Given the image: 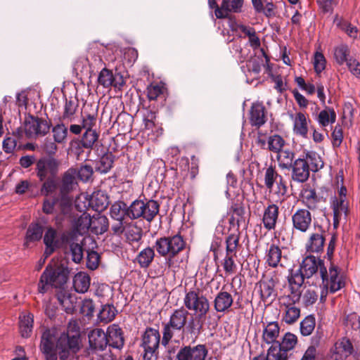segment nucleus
Wrapping results in <instances>:
<instances>
[{
	"instance_id": "obj_1",
	"label": "nucleus",
	"mask_w": 360,
	"mask_h": 360,
	"mask_svg": "<svg viewBox=\"0 0 360 360\" xmlns=\"http://www.w3.org/2000/svg\"><path fill=\"white\" fill-rule=\"evenodd\" d=\"M318 271H319L323 288L321 294V300L323 301L328 291L335 292L344 287L345 282L340 276V268L337 265L330 262L328 270L321 259L312 255L306 257L299 269V271L307 278L312 277Z\"/></svg>"
},
{
	"instance_id": "obj_2",
	"label": "nucleus",
	"mask_w": 360,
	"mask_h": 360,
	"mask_svg": "<svg viewBox=\"0 0 360 360\" xmlns=\"http://www.w3.org/2000/svg\"><path fill=\"white\" fill-rule=\"evenodd\" d=\"M57 337L55 329H46L41 335L40 349L46 360H57L56 349L61 347L60 359L66 360L70 353H76L79 349V337L75 335H61L56 343Z\"/></svg>"
},
{
	"instance_id": "obj_3",
	"label": "nucleus",
	"mask_w": 360,
	"mask_h": 360,
	"mask_svg": "<svg viewBox=\"0 0 360 360\" xmlns=\"http://www.w3.org/2000/svg\"><path fill=\"white\" fill-rule=\"evenodd\" d=\"M185 247L186 242L179 234L158 238L154 245L158 255L166 258L167 267L174 273L183 268V259L177 255Z\"/></svg>"
},
{
	"instance_id": "obj_4",
	"label": "nucleus",
	"mask_w": 360,
	"mask_h": 360,
	"mask_svg": "<svg viewBox=\"0 0 360 360\" xmlns=\"http://www.w3.org/2000/svg\"><path fill=\"white\" fill-rule=\"evenodd\" d=\"M60 168V160L53 157H42L36 162V175L43 182L41 194L48 195L56 191Z\"/></svg>"
},
{
	"instance_id": "obj_5",
	"label": "nucleus",
	"mask_w": 360,
	"mask_h": 360,
	"mask_svg": "<svg viewBox=\"0 0 360 360\" xmlns=\"http://www.w3.org/2000/svg\"><path fill=\"white\" fill-rule=\"evenodd\" d=\"M69 269L64 264H57L54 267L47 266L40 277L38 290L40 293L47 291L49 286L63 287L68 281Z\"/></svg>"
},
{
	"instance_id": "obj_6",
	"label": "nucleus",
	"mask_w": 360,
	"mask_h": 360,
	"mask_svg": "<svg viewBox=\"0 0 360 360\" xmlns=\"http://www.w3.org/2000/svg\"><path fill=\"white\" fill-rule=\"evenodd\" d=\"M188 311L184 307L174 309L169 321L163 326L162 345L166 347L174 338L175 332L184 331L187 323Z\"/></svg>"
},
{
	"instance_id": "obj_7",
	"label": "nucleus",
	"mask_w": 360,
	"mask_h": 360,
	"mask_svg": "<svg viewBox=\"0 0 360 360\" xmlns=\"http://www.w3.org/2000/svg\"><path fill=\"white\" fill-rule=\"evenodd\" d=\"M184 304L188 311H194L199 321L205 319L210 308L207 298L198 290H190L186 292L184 298Z\"/></svg>"
},
{
	"instance_id": "obj_8",
	"label": "nucleus",
	"mask_w": 360,
	"mask_h": 360,
	"mask_svg": "<svg viewBox=\"0 0 360 360\" xmlns=\"http://www.w3.org/2000/svg\"><path fill=\"white\" fill-rule=\"evenodd\" d=\"M160 334L156 329L146 328L142 335L141 346L143 349V360H158Z\"/></svg>"
},
{
	"instance_id": "obj_9",
	"label": "nucleus",
	"mask_w": 360,
	"mask_h": 360,
	"mask_svg": "<svg viewBox=\"0 0 360 360\" xmlns=\"http://www.w3.org/2000/svg\"><path fill=\"white\" fill-rule=\"evenodd\" d=\"M346 196L347 189L342 186L338 191V195H335L330 199V205L333 214V226L335 229L339 227L340 221L347 216L348 202Z\"/></svg>"
},
{
	"instance_id": "obj_10",
	"label": "nucleus",
	"mask_w": 360,
	"mask_h": 360,
	"mask_svg": "<svg viewBox=\"0 0 360 360\" xmlns=\"http://www.w3.org/2000/svg\"><path fill=\"white\" fill-rule=\"evenodd\" d=\"M264 182L266 188L270 192L274 191V186L276 184V189L274 193L278 196H283L287 193L286 184L275 167L271 165L264 169Z\"/></svg>"
},
{
	"instance_id": "obj_11",
	"label": "nucleus",
	"mask_w": 360,
	"mask_h": 360,
	"mask_svg": "<svg viewBox=\"0 0 360 360\" xmlns=\"http://www.w3.org/2000/svg\"><path fill=\"white\" fill-rule=\"evenodd\" d=\"M50 125L46 120L29 116L24 122V131L27 137L36 139L45 136L49 131Z\"/></svg>"
},
{
	"instance_id": "obj_12",
	"label": "nucleus",
	"mask_w": 360,
	"mask_h": 360,
	"mask_svg": "<svg viewBox=\"0 0 360 360\" xmlns=\"http://www.w3.org/2000/svg\"><path fill=\"white\" fill-rule=\"evenodd\" d=\"M208 349L205 345L181 347L176 354V360H205Z\"/></svg>"
},
{
	"instance_id": "obj_13",
	"label": "nucleus",
	"mask_w": 360,
	"mask_h": 360,
	"mask_svg": "<svg viewBox=\"0 0 360 360\" xmlns=\"http://www.w3.org/2000/svg\"><path fill=\"white\" fill-rule=\"evenodd\" d=\"M312 216L306 209H298L292 215V229L301 233H306L311 227Z\"/></svg>"
},
{
	"instance_id": "obj_14",
	"label": "nucleus",
	"mask_w": 360,
	"mask_h": 360,
	"mask_svg": "<svg viewBox=\"0 0 360 360\" xmlns=\"http://www.w3.org/2000/svg\"><path fill=\"white\" fill-rule=\"evenodd\" d=\"M290 169L291 179L294 181L304 183L308 180L310 174L309 165L302 155L293 162Z\"/></svg>"
},
{
	"instance_id": "obj_15",
	"label": "nucleus",
	"mask_w": 360,
	"mask_h": 360,
	"mask_svg": "<svg viewBox=\"0 0 360 360\" xmlns=\"http://www.w3.org/2000/svg\"><path fill=\"white\" fill-rule=\"evenodd\" d=\"M304 278L306 277L299 270L292 273L288 276L290 294L285 296L284 299H290L292 302H298L300 301L302 295L300 288L304 283Z\"/></svg>"
},
{
	"instance_id": "obj_16",
	"label": "nucleus",
	"mask_w": 360,
	"mask_h": 360,
	"mask_svg": "<svg viewBox=\"0 0 360 360\" xmlns=\"http://www.w3.org/2000/svg\"><path fill=\"white\" fill-rule=\"evenodd\" d=\"M352 345L347 338L337 341L331 348L328 360H345L352 352Z\"/></svg>"
},
{
	"instance_id": "obj_17",
	"label": "nucleus",
	"mask_w": 360,
	"mask_h": 360,
	"mask_svg": "<svg viewBox=\"0 0 360 360\" xmlns=\"http://www.w3.org/2000/svg\"><path fill=\"white\" fill-rule=\"evenodd\" d=\"M289 116L293 122L292 130L294 134L301 137L307 138L310 120L305 113L298 112L295 114L291 113Z\"/></svg>"
},
{
	"instance_id": "obj_18",
	"label": "nucleus",
	"mask_w": 360,
	"mask_h": 360,
	"mask_svg": "<svg viewBox=\"0 0 360 360\" xmlns=\"http://www.w3.org/2000/svg\"><path fill=\"white\" fill-rule=\"evenodd\" d=\"M44 243L46 245L44 255L46 257L50 256L62 244L61 239L58 236L57 231L53 227H49L44 236Z\"/></svg>"
},
{
	"instance_id": "obj_19",
	"label": "nucleus",
	"mask_w": 360,
	"mask_h": 360,
	"mask_svg": "<svg viewBox=\"0 0 360 360\" xmlns=\"http://www.w3.org/2000/svg\"><path fill=\"white\" fill-rule=\"evenodd\" d=\"M243 0H222L220 9L214 11L219 19L226 18L230 13H240L242 10Z\"/></svg>"
},
{
	"instance_id": "obj_20",
	"label": "nucleus",
	"mask_w": 360,
	"mask_h": 360,
	"mask_svg": "<svg viewBox=\"0 0 360 360\" xmlns=\"http://www.w3.org/2000/svg\"><path fill=\"white\" fill-rule=\"evenodd\" d=\"M267 120L266 110L262 103H252L250 110V122L252 126L259 128Z\"/></svg>"
},
{
	"instance_id": "obj_21",
	"label": "nucleus",
	"mask_w": 360,
	"mask_h": 360,
	"mask_svg": "<svg viewBox=\"0 0 360 360\" xmlns=\"http://www.w3.org/2000/svg\"><path fill=\"white\" fill-rule=\"evenodd\" d=\"M278 214L279 208L278 205L271 203L265 207L262 216V223L266 230L271 231L275 229Z\"/></svg>"
},
{
	"instance_id": "obj_22",
	"label": "nucleus",
	"mask_w": 360,
	"mask_h": 360,
	"mask_svg": "<svg viewBox=\"0 0 360 360\" xmlns=\"http://www.w3.org/2000/svg\"><path fill=\"white\" fill-rule=\"evenodd\" d=\"M320 231L310 234L306 244L305 248L308 252L319 253L323 251L325 244L324 231L319 226Z\"/></svg>"
},
{
	"instance_id": "obj_23",
	"label": "nucleus",
	"mask_w": 360,
	"mask_h": 360,
	"mask_svg": "<svg viewBox=\"0 0 360 360\" xmlns=\"http://www.w3.org/2000/svg\"><path fill=\"white\" fill-rule=\"evenodd\" d=\"M213 303L217 312L225 313L229 311L232 307L233 297L231 293L221 290L217 294Z\"/></svg>"
},
{
	"instance_id": "obj_24",
	"label": "nucleus",
	"mask_w": 360,
	"mask_h": 360,
	"mask_svg": "<svg viewBox=\"0 0 360 360\" xmlns=\"http://www.w3.org/2000/svg\"><path fill=\"white\" fill-rule=\"evenodd\" d=\"M282 305L285 307L283 321L287 324L295 323L300 316V309L295 306L296 302H292L290 299L282 298Z\"/></svg>"
},
{
	"instance_id": "obj_25",
	"label": "nucleus",
	"mask_w": 360,
	"mask_h": 360,
	"mask_svg": "<svg viewBox=\"0 0 360 360\" xmlns=\"http://www.w3.org/2000/svg\"><path fill=\"white\" fill-rule=\"evenodd\" d=\"M77 172L75 168H70L64 172L60 186L61 193H68L76 188L77 186Z\"/></svg>"
},
{
	"instance_id": "obj_26",
	"label": "nucleus",
	"mask_w": 360,
	"mask_h": 360,
	"mask_svg": "<svg viewBox=\"0 0 360 360\" xmlns=\"http://www.w3.org/2000/svg\"><path fill=\"white\" fill-rule=\"evenodd\" d=\"M90 347L94 349L103 350L108 345L107 335L103 330L96 328L89 334Z\"/></svg>"
},
{
	"instance_id": "obj_27",
	"label": "nucleus",
	"mask_w": 360,
	"mask_h": 360,
	"mask_svg": "<svg viewBox=\"0 0 360 360\" xmlns=\"http://www.w3.org/2000/svg\"><path fill=\"white\" fill-rule=\"evenodd\" d=\"M107 340L108 345L115 347L120 348L124 345V337L121 328L117 324H112L108 327Z\"/></svg>"
},
{
	"instance_id": "obj_28",
	"label": "nucleus",
	"mask_w": 360,
	"mask_h": 360,
	"mask_svg": "<svg viewBox=\"0 0 360 360\" xmlns=\"http://www.w3.org/2000/svg\"><path fill=\"white\" fill-rule=\"evenodd\" d=\"M89 206L97 212L104 210L109 204L108 197L103 191H94L89 198Z\"/></svg>"
},
{
	"instance_id": "obj_29",
	"label": "nucleus",
	"mask_w": 360,
	"mask_h": 360,
	"mask_svg": "<svg viewBox=\"0 0 360 360\" xmlns=\"http://www.w3.org/2000/svg\"><path fill=\"white\" fill-rule=\"evenodd\" d=\"M280 333V327L277 321H271L264 326L262 340L266 344H276Z\"/></svg>"
},
{
	"instance_id": "obj_30",
	"label": "nucleus",
	"mask_w": 360,
	"mask_h": 360,
	"mask_svg": "<svg viewBox=\"0 0 360 360\" xmlns=\"http://www.w3.org/2000/svg\"><path fill=\"white\" fill-rule=\"evenodd\" d=\"M336 112L333 108L325 106L317 115L316 121L320 127L326 128L336 122Z\"/></svg>"
},
{
	"instance_id": "obj_31",
	"label": "nucleus",
	"mask_w": 360,
	"mask_h": 360,
	"mask_svg": "<svg viewBox=\"0 0 360 360\" xmlns=\"http://www.w3.org/2000/svg\"><path fill=\"white\" fill-rule=\"evenodd\" d=\"M257 285L259 293L264 302H266L269 299L272 300L276 297V293L274 288V283L272 279L261 281Z\"/></svg>"
},
{
	"instance_id": "obj_32",
	"label": "nucleus",
	"mask_w": 360,
	"mask_h": 360,
	"mask_svg": "<svg viewBox=\"0 0 360 360\" xmlns=\"http://www.w3.org/2000/svg\"><path fill=\"white\" fill-rule=\"evenodd\" d=\"M282 257L281 248L275 245L271 244L266 252V262L271 267L275 268L278 266Z\"/></svg>"
},
{
	"instance_id": "obj_33",
	"label": "nucleus",
	"mask_w": 360,
	"mask_h": 360,
	"mask_svg": "<svg viewBox=\"0 0 360 360\" xmlns=\"http://www.w3.org/2000/svg\"><path fill=\"white\" fill-rule=\"evenodd\" d=\"M109 226L108 219L104 215L94 216L91 217V233L99 235L107 231Z\"/></svg>"
},
{
	"instance_id": "obj_34",
	"label": "nucleus",
	"mask_w": 360,
	"mask_h": 360,
	"mask_svg": "<svg viewBox=\"0 0 360 360\" xmlns=\"http://www.w3.org/2000/svg\"><path fill=\"white\" fill-rule=\"evenodd\" d=\"M19 327L21 335L23 338H28L30 336L34 322V316L32 314H22L19 317Z\"/></svg>"
},
{
	"instance_id": "obj_35",
	"label": "nucleus",
	"mask_w": 360,
	"mask_h": 360,
	"mask_svg": "<svg viewBox=\"0 0 360 360\" xmlns=\"http://www.w3.org/2000/svg\"><path fill=\"white\" fill-rule=\"evenodd\" d=\"M90 281L91 278L87 274L79 272L74 276L73 287L76 292L84 293L89 288Z\"/></svg>"
},
{
	"instance_id": "obj_36",
	"label": "nucleus",
	"mask_w": 360,
	"mask_h": 360,
	"mask_svg": "<svg viewBox=\"0 0 360 360\" xmlns=\"http://www.w3.org/2000/svg\"><path fill=\"white\" fill-rule=\"evenodd\" d=\"M155 255L154 249L150 247H147L138 254L136 257V262L141 268L146 269L153 262Z\"/></svg>"
},
{
	"instance_id": "obj_37",
	"label": "nucleus",
	"mask_w": 360,
	"mask_h": 360,
	"mask_svg": "<svg viewBox=\"0 0 360 360\" xmlns=\"http://www.w3.org/2000/svg\"><path fill=\"white\" fill-rule=\"evenodd\" d=\"M75 231L80 235H83L91 229V216L84 212L76 219L73 224Z\"/></svg>"
},
{
	"instance_id": "obj_38",
	"label": "nucleus",
	"mask_w": 360,
	"mask_h": 360,
	"mask_svg": "<svg viewBox=\"0 0 360 360\" xmlns=\"http://www.w3.org/2000/svg\"><path fill=\"white\" fill-rule=\"evenodd\" d=\"M350 51L348 46L345 44H340L334 48L333 56L337 63L343 65L350 60H354L349 58Z\"/></svg>"
},
{
	"instance_id": "obj_39",
	"label": "nucleus",
	"mask_w": 360,
	"mask_h": 360,
	"mask_svg": "<svg viewBox=\"0 0 360 360\" xmlns=\"http://www.w3.org/2000/svg\"><path fill=\"white\" fill-rule=\"evenodd\" d=\"M160 205L157 201L153 200H148L146 202H143V216L147 221L150 222L158 214Z\"/></svg>"
},
{
	"instance_id": "obj_40",
	"label": "nucleus",
	"mask_w": 360,
	"mask_h": 360,
	"mask_svg": "<svg viewBox=\"0 0 360 360\" xmlns=\"http://www.w3.org/2000/svg\"><path fill=\"white\" fill-rule=\"evenodd\" d=\"M294 153L289 150H281L277 153L276 159L278 166L282 169H290L293 164Z\"/></svg>"
},
{
	"instance_id": "obj_41",
	"label": "nucleus",
	"mask_w": 360,
	"mask_h": 360,
	"mask_svg": "<svg viewBox=\"0 0 360 360\" xmlns=\"http://www.w3.org/2000/svg\"><path fill=\"white\" fill-rule=\"evenodd\" d=\"M306 158L307 162L309 165V169L312 172H317L323 167V162L321 156L315 152L308 151L302 155Z\"/></svg>"
},
{
	"instance_id": "obj_42",
	"label": "nucleus",
	"mask_w": 360,
	"mask_h": 360,
	"mask_svg": "<svg viewBox=\"0 0 360 360\" xmlns=\"http://www.w3.org/2000/svg\"><path fill=\"white\" fill-rule=\"evenodd\" d=\"M127 206L122 201L115 202L110 207V217L117 221H123L124 217L127 216Z\"/></svg>"
},
{
	"instance_id": "obj_43",
	"label": "nucleus",
	"mask_w": 360,
	"mask_h": 360,
	"mask_svg": "<svg viewBox=\"0 0 360 360\" xmlns=\"http://www.w3.org/2000/svg\"><path fill=\"white\" fill-rule=\"evenodd\" d=\"M285 145V140L278 134H274L268 137L267 149L273 153L280 152Z\"/></svg>"
},
{
	"instance_id": "obj_44",
	"label": "nucleus",
	"mask_w": 360,
	"mask_h": 360,
	"mask_svg": "<svg viewBox=\"0 0 360 360\" xmlns=\"http://www.w3.org/2000/svg\"><path fill=\"white\" fill-rule=\"evenodd\" d=\"M143 209V201L136 200L127 207V217L131 219H136L142 217Z\"/></svg>"
},
{
	"instance_id": "obj_45",
	"label": "nucleus",
	"mask_w": 360,
	"mask_h": 360,
	"mask_svg": "<svg viewBox=\"0 0 360 360\" xmlns=\"http://www.w3.org/2000/svg\"><path fill=\"white\" fill-rule=\"evenodd\" d=\"M297 342V336L292 333H287L283 336L282 342H277L276 346L287 353L288 351L292 349L295 347Z\"/></svg>"
},
{
	"instance_id": "obj_46",
	"label": "nucleus",
	"mask_w": 360,
	"mask_h": 360,
	"mask_svg": "<svg viewBox=\"0 0 360 360\" xmlns=\"http://www.w3.org/2000/svg\"><path fill=\"white\" fill-rule=\"evenodd\" d=\"M78 102L75 100H66L62 118L65 121L72 122L78 108Z\"/></svg>"
},
{
	"instance_id": "obj_47",
	"label": "nucleus",
	"mask_w": 360,
	"mask_h": 360,
	"mask_svg": "<svg viewBox=\"0 0 360 360\" xmlns=\"http://www.w3.org/2000/svg\"><path fill=\"white\" fill-rule=\"evenodd\" d=\"M116 312L117 310L112 305H104L99 311L98 319L100 322L108 323L114 319L116 315Z\"/></svg>"
},
{
	"instance_id": "obj_48",
	"label": "nucleus",
	"mask_w": 360,
	"mask_h": 360,
	"mask_svg": "<svg viewBox=\"0 0 360 360\" xmlns=\"http://www.w3.org/2000/svg\"><path fill=\"white\" fill-rule=\"evenodd\" d=\"M43 234V227L39 224H31L26 233V243L39 240Z\"/></svg>"
},
{
	"instance_id": "obj_49",
	"label": "nucleus",
	"mask_w": 360,
	"mask_h": 360,
	"mask_svg": "<svg viewBox=\"0 0 360 360\" xmlns=\"http://www.w3.org/2000/svg\"><path fill=\"white\" fill-rule=\"evenodd\" d=\"M316 319L313 315L306 316L300 323V333L303 336H308L315 328Z\"/></svg>"
},
{
	"instance_id": "obj_50",
	"label": "nucleus",
	"mask_w": 360,
	"mask_h": 360,
	"mask_svg": "<svg viewBox=\"0 0 360 360\" xmlns=\"http://www.w3.org/2000/svg\"><path fill=\"white\" fill-rule=\"evenodd\" d=\"M96 130H86L82 136L81 143L84 148H91L98 139Z\"/></svg>"
},
{
	"instance_id": "obj_51",
	"label": "nucleus",
	"mask_w": 360,
	"mask_h": 360,
	"mask_svg": "<svg viewBox=\"0 0 360 360\" xmlns=\"http://www.w3.org/2000/svg\"><path fill=\"white\" fill-rule=\"evenodd\" d=\"M52 133L55 142L63 143L68 136V128L64 124H58L53 127Z\"/></svg>"
},
{
	"instance_id": "obj_52",
	"label": "nucleus",
	"mask_w": 360,
	"mask_h": 360,
	"mask_svg": "<svg viewBox=\"0 0 360 360\" xmlns=\"http://www.w3.org/2000/svg\"><path fill=\"white\" fill-rule=\"evenodd\" d=\"M226 254L236 255L237 248L239 245V235L230 234L226 239Z\"/></svg>"
},
{
	"instance_id": "obj_53",
	"label": "nucleus",
	"mask_w": 360,
	"mask_h": 360,
	"mask_svg": "<svg viewBox=\"0 0 360 360\" xmlns=\"http://www.w3.org/2000/svg\"><path fill=\"white\" fill-rule=\"evenodd\" d=\"M115 78L112 71L103 68L99 73L98 81V83L105 88L112 86Z\"/></svg>"
},
{
	"instance_id": "obj_54",
	"label": "nucleus",
	"mask_w": 360,
	"mask_h": 360,
	"mask_svg": "<svg viewBox=\"0 0 360 360\" xmlns=\"http://www.w3.org/2000/svg\"><path fill=\"white\" fill-rule=\"evenodd\" d=\"M288 355L285 351L272 345L267 352L266 360H287Z\"/></svg>"
},
{
	"instance_id": "obj_55",
	"label": "nucleus",
	"mask_w": 360,
	"mask_h": 360,
	"mask_svg": "<svg viewBox=\"0 0 360 360\" xmlns=\"http://www.w3.org/2000/svg\"><path fill=\"white\" fill-rule=\"evenodd\" d=\"M113 156L112 154L103 155L97 165V169L101 173H107L112 167Z\"/></svg>"
},
{
	"instance_id": "obj_56",
	"label": "nucleus",
	"mask_w": 360,
	"mask_h": 360,
	"mask_svg": "<svg viewBox=\"0 0 360 360\" xmlns=\"http://www.w3.org/2000/svg\"><path fill=\"white\" fill-rule=\"evenodd\" d=\"M125 236L129 243L139 242L142 238V230L136 226H131L127 228Z\"/></svg>"
},
{
	"instance_id": "obj_57",
	"label": "nucleus",
	"mask_w": 360,
	"mask_h": 360,
	"mask_svg": "<svg viewBox=\"0 0 360 360\" xmlns=\"http://www.w3.org/2000/svg\"><path fill=\"white\" fill-rule=\"evenodd\" d=\"M236 255H226L224 259L223 268L226 274L231 275L236 272L237 265L235 262L234 258Z\"/></svg>"
},
{
	"instance_id": "obj_58",
	"label": "nucleus",
	"mask_w": 360,
	"mask_h": 360,
	"mask_svg": "<svg viewBox=\"0 0 360 360\" xmlns=\"http://www.w3.org/2000/svg\"><path fill=\"white\" fill-rule=\"evenodd\" d=\"M303 202L309 210H314L317 208L319 199L314 190H309L306 192Z\"/></svg>"
},
{
	"instance_id": "obj_59",
	"label": "nucleus",
	"mask_w": 360,
	"mask_h": 360,
	"mask_svg": "<svg viewBox=\"0 0 360 360\" xmlns=\"http://www.w3.org/2000/svg\"><path fill=\"white\" fill-rule=\"evenodd\" d=\"M319 295L317 292L313 290L308 288L302 294V300L304 307L313 305L318 300Z\"/></svg>"
},
{
	"instance_id": "obj_60",
	"label": "nucleus",
	"mask_w": 360,
	"mask_h": 360,
	"mask_svg": "<svg viewBox=\"0 0 360 360\" xmlns=\"http://www.w3.org/2000/svg\"><path fill=\"white\" fill-rule=\"evenodd\" d=\"M97 120V113L94 112L92 113L84 112L82 117V125L83 129L86 130H94L93 127L95 126Z\"/></svg>"
},
{
	"instance_id": "obj_61",
	"label": "nucleus",
	"mask_w": 360,
	"mask_h": 360,
	"mask_svg": "<svg viewBox=\"0 0 360 360\" xmlns=\"http://www.w3.org/2000/svg\"><path fill=\"white\" fill-rule=\"evenodd\" d=\"M314 68L317 74L321 73L326 68V60L323 54L320 51H316L314 56Z\"/></svg>"
},
{
	"instance_id": "obj_62",
	"label": "nucleus",
	"mask_w": 360,
	"mask_h": 360,
	"mask_svg": "<svg viewBox=\"0 0 360 360\" xmlns=\"http://www.w3.org/2000/svg\"><path fill=\"white\" fill-rule=\"evenodd\" d=\"M77 172L78 178L84 182L88 181L94 174L93 167L86 164L82 165Z\"/></svg>"
},
{
	"instance_id": "obj_63",
	"label": "nucleus",
	"mask_w": 360,
	"mask_h": 360,
	"mask_svg": "<svg viewBox=\"0 0 360 360\" xmlns=\"http://www.w3.org/2000/svg\"><path fill=\"white\" fill-rule=\"evenodd\" d=\"M17 146V140L14 136H6L2 143L3 150L6 153H12Z\"/></svg>"
},
{
	"instance_id": "obj_64",
	"label": "nucleus",
	"mask_w": 360,
	"mask_h": 360,
	"mask_svg": "<svg viewBox=\"0 0 360 360\" xmlns=\"http://www.w3.org/2000/svg\"><path fill=\"white\" fill-rule=\"evenodd\" d=\"M80 311L84 316H91L94 311V304L92 300H84L81 305Z\"/></svg>"
}]
</instances>
